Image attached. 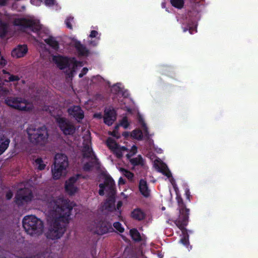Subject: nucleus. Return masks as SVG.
Instances as JSON below:
<instances>
[{"instance_id":"nucleus-1","label":"nucleus","mask_w":258,"mask_h":258,"mask_svg":"<svg viewBox=\"0 0 258 258\" xmlns=\"http://www.w3.org/2000/svg\"><path fill=\"white\" fill-rule=\"evenodd\" d=\"M74 206L73 202L62 198L51 197L48 200L47 207L53 220L46 233L47 238L55 240L62 236L66 230Z\"/></svg>"},{"instance_id":"nucleus-2","label":"nucleus","mask_w":258,"mask_h":258,"mask_svg":"<svg viewBox=\"0 0 258 258\" xmlns=\"http://www.w3.org/2000/svg\"><path fill=\"white\" fill-rule=\"evenodd\" d=\"M179 215L178 218L175 220L174 223L181 230L183 234L182 238L180 239L181 242L185 246H187L189 244V236L187 230L185 228L188 223L189 209L186 207L181 197H177Z\"/></svg>"},{"instance_id":"nucleus-3","label":"nucleus","mask_w":258,"mask_h":258,"mask_svg":"<svg viewBox=\"0 0 258 258\" xmlns=\"http://www.w3.org/2000/svg\"><path fill=\"white\" fill-rule=\"evenodd\" d=\"M26 132L29 141L33 145L42 147L48 141V133L45 125L36 128L30 125L27 128Z\"/></svg>"},{"instance_id":"nucleus-4","label":"nucleus","mask_w":258,"mask_h":258,"mask_svg":"<svg viewBox=\"0 0 258 258\" xmlns=\"http://www.w3.org/2000/svg\"><path fill=\"white\" fill-rule=\"evenodd\" d=\"M69 166L68 157L64 154H56L54 158L53 167L51 168L52 177L55 180L65 176Z\"/></svg>"},{"instance_id":"nucleus-5","label":"nucleus","mask_w":258,"mask_h":258,"mask_svg":"<svg viewBox=\"0 0 258 258\" xmlns=\"http://www.w3.org/2000/svg\"><path fill=\"white\" fill-rule=\"evenodd\" d=\"M22 223L25 231L31 235H39L43 232V223L35 216H25L23 219Z\"/></svg>"},{"instance_id":"nucleus-6","label":"nucleus","mask_w":258,"mask_h":258,"mask_svg":"<svg viewBox=\"0 0 258 258\" xmlns=\"http://www.w3.org/2000/svg\"><path fill=\"white\" fill-rule=\"evenodd\" d=\"M52 60L60 70L68 68L69 72L66 71L67 79H72L75 69L77 67L74 59H68L60 55H52Z\"/></svg>"},{"instance_id":"nucleus-7","label":"nucleus","mask_w":258,"mask_h":258,"mask_svg":"<svg viewBox=\"0 0 258 258\" xmlns=\"http://www.w3.org/2000/svg\"><path fill=\"white\" fill-rule=\"evenodd\" d=\"M105 183L110 185L109 196L104 203V208L108 211L112 212L116 210L115 207V195L116 190L115 182L113 178L110 176L105 177Z\"/></svg>"},{"instance_id":"nucleus-8","label":"nucleus","mask_w":258,"mask_h":258,"mask_svg":"<svg viewBox=\"0 0 258 258\" xmlns=\"http://www.w3.org/2000/svg\"><path fill=\"white\" fill-rule=\"evenodd\" d=\"M6 104L15 109L21 111H29L30 107L28 106V101L20 97H8L5 99Z\"/></svg>"},{"instance_id":"nucleus-9","label":"nucleus","mask_w":258,"mask_h":258,"mask_svg":"<svg viewBox=\"0 0 258 258\" xmlns=\"http://www.w3.org/2000/svg\"><path fill=\"white\" fill-rule=\"evenodd\" d=\"M33 195L32 190L28 188L20 189L15 197V202L19 206H23L32 201Z\"/></svg>"},{"instance_id":"nucleus-10","label":"nucleus","mask_w":258,"mask_h":258,"mask_svg":"<svg viewBox=\"0 0 258 258\" xmlns=\"http://www.w3.org/2000/svg\"><path fill=\"white\" fill-rule=\"evenodd\" d=\"M56 122L64 135H73L75 133V125L66 118L58 117L56 118Z\"/></svg>"},{"instance_id":"nucleus-11","label":"nucleus","mask_w":258,"mask_h":258,"mask_svg":"<svg viewBox=\"0 0 258 258\" xmlns=\"http://www.w3.org/2000/svg\"><path fill=\"white\" fill-rule=\"evenodd\" d=\"M14 24L22 28H31L34 31H37L41 28V26L38 21L25 18L16 19L14 21Z\"/></svg>"},{"instance_id":"nucleus-12","label":"nucleus","mask_w":258,"mask_h":258,"mask_svg":"<svg viewBox=\"0 0 258 258\" xmlns=\"http://www.w3.org/2000/svg\"><path fill=\"white\" fill-rule=\"evenodd\" d=\"M113 231L114 230L111 223L107 220H100L96 224V232L97 234L103 235Z\"/></svg>"},{"instance_id":"nucleus-13","label":"nucleus","mask_w":258,"mask_h":258,"mask_svg":"<svg viewBox=\"0 0 258 258\" xmlns=\"http://www.w3.org/2000/svg\"><path fill=\"white\" fill-rule=\"evenodd\" d=\"M81 176L80 174H77L74 176L70 177L65 182V190L71 196L74 195L78 190L77 186L75 185V184Z\"/></svg>"},{"instance_id":"nucleus-14","label":"nucleus","mask_w":258,"mask_h":258,"mask_svg":"<svg viewBox=\"0 0 258 258\" xmlns=\"http://www.w3.org/2000/svg\"><path fill=\"white\" fill-rule=\"evenodd\" d=\"M69 114L80 123L84 117V112L80 106L73 105L68 109Z\"/></svg>"},{"instance_id":"nucleus-15","label":"nucleus","mask_w":258,"mask_h":258,"mask_svg":"<svg viewBox=\"0 0 258 258\" xmlns=\"http://www.w3.org/2000/svg\"><path fill=\"white\" fill-rule=\"evenodd\" d=\"M84 142L86 143H83V156L85 158H90L92 157V155H94L93 150L90 145L91 144L90 137H87L86 138H84Z\"/></svg>"},{"instance_id":"nucleus-16","label":"nucleus","mask_w":258,"mask_h":258,"mask_svg":"<svg viewBox=\"0 0 258 258\" xmlns=\"http://www.w3.org/2000/svg\"><path fill=\"white\" fill-rule=\"evenodd\" d=\"M104 122L108 126L111 125L116 119V112L113 109L105 110L104 112Z\"/></svg>"},{"instance_id":"nucleus-17","label":"nucleus","mask_w":258,"mask_h":258,"mask_svg":"<svg viewBox=\"0 0 258 258\" xmlns=\"http://www.w3.org/2000/svg\"><path fill=\"white\" fill-rule=\"evenodd\" d=\"M28 48L26 45H19L12 51V55L16 58L24 56L27 52Z\"/></svg>"},{"instance_id":"nucleus-18","label":"nucleus","mask_w":258,"mask_h":258,"mask_svg":"<svg viewBox=\"0 0 258 258\" xmlns=\"http://www.w3.org/2000/svg\"><path fill=\"white\" fill-rule=\"evenodd\" d=\"M139 189L141 194L145 198H148L150 195V190L149 188L147 181L144 179L140 180Z\"/></svg>"},{"instance_id":"nucleus-19","label":"nucleus","mask_w":258,"mask_h":258,"mask_svg":"<svg viewBox=\"0 0 258 258\" xmlns=\"http://www.w3.org/2000/svg\"><path fill=\"white\" fill-rule=\"evenodd\" d=\"M131 216L133 219L141 221L145 219L146 214L140 208H136L131 212Z\"/></svg>"},{"instance_id":"nucleus-20","label":"nucleus","mask_w":258,"mask_h":258,"mask_svg":"<svg viewBox=\"0 0 258 258\" xmlns=\"http://www.w3.org/2000/svg\"><path fill=\"white\" fill-rule=\"evenodd\" d=\"M111 91L116 94H122V96L124 97H126L127 95V93L126 95V92L123 91L122 84L120 82L117 83L112 87Z\"/></svg>"},{"instance_id":"nucleus-21","label":"nucleus","mask_w":258,"mask_h":258,"mask_svg":"<svg viewBox=\"0 0 258 258\" xmlns=\"http://www.w3.org/2000/svg\"><path fill=\"white\" fill-rule=\"evenodd\" d=\"M10 141L9 139L0 138V155H1L8 148Z\"/></svg>"},{"instance_id":"nucleus-22","label":"nucleus","mask_w":258,"mask_h":258,"mask_svg":"<svg viewBox=\"0 0 258 258\" xmlns=\"http://www.w3.org/2000/svg\"><path fill=\"white\" fill-rule=\"evenodd\" d=\"M3 72H4V74L5 75V76L2 79H4V81H19L20 79H22V77H19L18 76H14L11 75L9 73L7 72L5 70H3Z\"/></svg>"},{"instance_id":"nucleus-23","label":"nucleus","mask_w":258,"mask_h":258,"mask_svg":"<svg viewBox=\"0 0 258 258\" xmlns=\"http://www.w3.org/2000/svg\"><path fill=\"white\" fill-rule=\"evenodd\" d=\"M158 171L162 173L168 178L172 177V174L170 171L165 164H163L160 167H158Z\"/></svg>"},{"instance_id":"nucleus-24","label":"nucleus","mask_w":258,"mask_h":258,"mask_svg":"<svg viewBox=\"0 0 258 258\" xmlns=\"http://www.w3.org/2000/svg\"><path fill=\"white\" fill-rule=\"evenodd\" d=\"M132 238L135 241L139 242L142 240L140 233L137 229L133 228L130 231Z\"/></svg>"},{"instance_id":"nucleus-25","label":"nucleus","mask_w":258,"mask_h":258,"mask_svg":"<svg viewBox=\"0 0 258 258\" xmlns=\"http://www.w3.org/2000/svg\"><path fill=\"white\" fill-rule=\"evenodd\" d=\"M106 145L108 147L112 150L116 149L118 148L119 145L116 142L111 138H108L106 140Z\"/></svg>"},{"instance_id":"nucleus-26","label":"nucleus","mask_w":258,"mask_h":258,"mask_svg":"<svg viewBox=\"0 0 258 258\" xmlns=\"http://www.w3.org/2000/svg\"><path fill=\"white\" fill-rule=\"evenodd\" d=\"M8 31V25L7 23L0 20V37H4Z\"/></svg>"},{"instance_id":"nucleus-27","label":"nucleus","mask_w":258,"mask_h":258,"mask_svg":"<svg viewBox=\"0 0 258 258\" xmlns=\"http://www.w3.org/2000/svg\"><path fill=\"white\" fill-rule=\"evenodd\" d=\"M44 41L53 48L56 49L58 48V43L52 37H49L47 39H45Z\"/></svg>"},{"instance_id":"nucleus-28","label":"nucleus","mask_w":258,"mask_h":258,"mask_svg":"<svg viewBox=\"0 0 258 258\" xmlns=\"http://www.w3.org/2000/svg\"><path fill=\"white\" fill-rule=\"evenodd\" d=\"M138 120L139 123L142 125V127H143V129L145 134V135L149 136L148 128L147 126V125L144 121L143 117L140 114L138 115Z\"/></svg>"},{"instance_id":"nucleus-29","label":"nucleus","mask_w":258,"mask_h":258,"mask_svg":"<svg viewBox=\"0 0 258 258\" xmlns=\"http://www.w3.org/2000/svg\"><path fill=\"white\" fill-rule=\"evenodd\" d=\"M131 137L134 139L141 140L143 139V135L141 130L136 129L132 131L131 133Z\"/></svg>"},{"instance_id":"nucleus-30","label":"nucleus","mask_w":258,"mask_h":258,"mask_svg":"<svg viewBox=\"0 0 258 258\" xmlns=\"http://www.w3.org/2000/svg\"><path fill=\"white\" fill-rule=\"evenodd\" d=\"M130 161L133 166L142 165L143 164V160L141 155L138 156V157L131 159Z\"/></svg>"},{"instance_id":"nucleus-31","label":"nucleus","mask_w":258,"mask_h":258,"mask_svg":"<svg viewBox=\"0 0 258 258\" xmlns=\"http://www.w3.org/2000/svg\"><path fill=\"white\" fill-rule=\"evenodd\" d=\"M99 187L100 188L98 193L100 196H103L104 195V189L105 187H107V191L108 192V196H109V187L110 185L107 184L105 183V179L104 180V183H100L99 185Z\"/></svg>"},{"instance_id":"nucleus-32","label":"nucleus","mask_w":258,"mask_h":258,"mask_svg":"<svg viewBox=\"0 0 258 258\" xmlns=\"http://www.w3.org/2000/svg\"><path fill=\"white\" fill-rule=\"evenodd\" d=\"M75 47L79 52L80 54L82 55H85L87 53V50L86 48L82 45L80 42H76L75 43Z\"/></svg>"},{"instance_id":"nucleus-33","label":"nucleus","mask_w":258,"mask_h":258,"mask_svg":"<svg viewBox=\"0 0 258 258\" xmlns=\"http://www.w3.org/2000/svg\"><path fill=\"white\" fill-rule=\"evenodd\" d=\"M35 164L37 166L38 169L39 170H44L46 167V165L43 163V161L41 158H37L35 160Z\"/></svg>"},{"instance_id":"nucleus-34","label":"nucleus","mask_w":258,"mask_h":258,"mask_svg":"<svg viewBox=\"0 0 258 258\" xmlns=\"http://www.w3.org/2000/svg\"><path fill=\"white\" fill-rule=\"evenodd\" d=\"M4 82H0V97L5 96L9 93V90L4 87Z\"/></svg>"},{"instance_id":"nucleus-35","label":"nucleus","mask_w":258,"mask_h":258,"mask_svg":"<svg viewBox=\"0 0 258 258\" xmlns=\"http://www.w3.org/2000/svg\"><path fill=\"white\" fill-rule=\"evenodd\" d=\"M171 3L175 7L181 8L183 7V0H171Z\"/></svg>"},{"instance_id":"nucleus-36","label":"nucleus","mask_w":258,"mask_h":258,"mask_svg":"<svg viewBox=\"0 0 258 258\" xmlns=\"http://www.w3.org/2000/svg\"><path fill=\"white\" fill-rule=\"evenodd\" d=\"M120 124L125 129L128 128L130 125V123L128 121V118L126 116H124L123 117V118H122L120 122Z\"/></svg>"},{"instance_id":"nucleus-37","label":"nucleus","mask_w":258,"mask_h":258,"mask_svg":"<svg viewBox=\"0 0 258 258\" xmlns=\"http://www.w3.org/2000/svg\"><path fill=\"white\" fill-rule=\"evenodd\" d=\"M121 171L122 174L128 179H132L134 177L133 173L127 169L121 168Z\"/></svg>"},{"instance_id":"nucleus-38","label":"nucleus","mask_w":258,"mask_h":258,"mask_svg":"<svg viewBox=\"0 0 258 258\" xmlns=\"http://www.w3.org/2000/svg\"><path fill=\"white\" fill-rule=\"evenodd\" d=\"M113 227L119 232L122 233L124 231V228L119 222H115L113 224Z\"/></svg>"},{"instance_id":"nucleus-39","label":"nucleus","mask_w":258,"mask_h":258,"mask_svg":"<svg viewBox=\"0 0 258 258\" xmlns=\"http://www.w3.org/2000/svg\"><path fill=\"white\" fill-rule=\"evenodd\" d=\"M92 165L89 162H86L83 166V169L85 171H90L92 168Z\"/></svg>"},{"instance_id":"nucleus-40","label":"nucleus","mask_w":258,"mask_h":258,"mask_svg":"<svg viewBox=\"0 0 258 258\" xmlns=\"http://www.w3.org/2000/svg\"><path fill=\"white\" fill-rule=\"evenodd\" d=\"M113 151L114 153L115 154V155L117 158H121L122 157V156H123L122 152H121V150H120L119 149V147H118L117 149H114L113 150Z\"/></svg>"},{"instance_id":"nucleus-41","label":"nucleus","mask_w":258,"mask_h":258,"mask_svg":"<svg viewBox=\"0 0 258 258\" xmlns=\"http://www.w3.org/2000/svg\"><path fill=\"white\" fill-rule=\"evenodd\" d=\"M13 196V193L11 190H9L7 192L6 195V198L7 200H11Z\"/></svg>"},{"instance_id":"nucleus-42","label":"nucleus","mask_w":258,"mask_h":258,"mask_svg":"<svg viewBox=\"0 0 258 258\" xmlns=\"http://www.w3.org/2000/svg\"><path fill=\"white\" fill-rule=\"evenodd\" d=\"M6 61L4 59L3 57L0 55V66H3L6 64Z\"/></svg>"},{"instance_id":"nucleus-43","label":"nucleus","mask_w":258,"mask_h":258,"mask_svg":"<svg viewBox=\"0 0 258 258\" xmlns=\"http://www.w3.org/2000/svg\"><path fill=\"white\" fill-rule=\"evenodd\" d=\"M54 0H44L45 3L47 5H52L54 4Z\"/></svg>"},{"instance_id":"nucleus-44","label":"nucleus","mask_w":258,"mask_h":258,"mask_svg":"<svg viewBox=\"0 0 258 258\" xmlns=\"http://www.w3.org/2000/svg\"><path fill=\"white\" fill-rule=\"evenodd\" d=\"M185 195L186 196L187 199H188L189 201L190 200V191L188 189H186L185 190Z\"/></svg>"},{"instance_id":"nucleus-45","label":"nucleus","mask_w":258,"mask_h":258,"mask_svg":"<svg viewBox=\"0 0 258 258\" xmlns=\"http://www.w3.org/2000/svg\"><path fill=\"white\" fill-rule=\"evenodd\" d=\"M122 205V203L121 201H119L117 202V205H116V209L119 210L120 208L121 207Z\"/></svg>"},{"instance_id":"nucleus-46","label":"nucleus","mask_w":258,"mask_h":258,"mask_svg":"<svg viewBox=\"0 0 258 258\" xmlns=\"http://www.w3.org/2000/svg\"><path fill=\"white\" fill-rule=\"evenodd\" d=\"M83 72L82 73H80L79 74V77H82L86 73V72L88 71V69L87 68H84L83 69Z\"/></svg>"},{"instance_id":"nucleus-47","label":"nucleus","mask_w":258,"mask_h":258,"mask_svg":"<svg viewBox=\"0 0 258 258\" xmlns=\"http://www.w3.org/2000/svg\"><path fill=\"white\" fill-rule=\"evenodd\" d=\"M97 34V32L94 30L91 31L90 36L91 37H95Z\"/></svg>"},{"instance_id":"nucleus-48","label":"nucleus","mask_w":258,"mask_h":258,"mask_svg":"<svg viewBox=\"0 0 258 258\" xmlns=\"http://www.w3.org/2000/svg\"><path fill=\"white\" fill-rule=\"evenodd\" d=\"M125 181L124 179H123L122 177H120L118 180V183L119 184H125Z\"/></svg>"},{"instance_id":"nucleus-49","label":"nucleus","mask_w":258,"mask_h":258,"mask_svg":"<svg viewBox=\"0 0 258 258\" xmlns=\"http://www.w3.org/2000/svg\"><path fill=\"white\" fill-rule=\"evenodd\" d=\"M137 151V148L136 146H133L132 147V152H133V155L135 154Z\"/></svg>"},{"instance_id":"nucleus-50","label":"nucleus","mask_w":258,"mask_h":258,"mask_svg":"<svg viewBox=\"0 0 258 258\" xmlns=\"http://www.w3.org/2000/svg\"><path fill=\"white\" fill-rule=\"evenodd\" d=\"M119 149L121 151V152H122V151H127V149L126 147H124V146H122V147H120L119 146Z\"/></svg>"},{"instance_id":"nucleus-51","label":"nucleus","mask_w":258,"mask_h":258,"mask_svg":"<svg viewBox=\"0 0 258 258\" xmlns=\"http://www.w3.org/2000/svg\"><path fill=\"white\" fill-rule=\"evenodd\" d=\"M67 25L68 26V28H70V29H72V25L70 22V19H68L67 20Z\"/></svg>"},{"instance_id":"nucleus-52","label":"nucleus","mask_w":258,"mask_h":258,"mask_svg":"<svg viewBox=\"0 0 258 258\" xmlns=\"http://www.w3.org/2000/svg\"><path fill=\"white\" fill-rule=\"evenodd\" d=\"M7 0H0V5L5 6L6 4Z\"/></svg>"},{"instance_id":"nucleus-53","label":"nucleus","mask_w":258,"mask_h":258,"mask_svg":"<svg viewBox=\"0 0 258 258\" xmlns=\"http://www.w3.org/2000/svg\"><path fill=\"white\" fill-rule=\"evenodd\" d=\"M4 230L2 228H0V240L2 238L4 235Z\"/></svg>"},{"instance_id":"nucleus-54","label":"nucleus","mask_w":258,"mask_h":258,"mask_svg":"<svg viewBox=\"0 0 258 258\" xmlns=\"http://www.w3.org/2000/svg\"><path fill=\"white\" fill-rule=\"evenodd\" d=\"M122 136L125 138H127L129 136V133L127 132H124L122 133Z\"/></svg>"},{"instance_id":"nucleus-55","label":"nucleus","mask_w":258,"mask_h":258,"mask_svg":"<svg viewBox=\"0 0 258 258\" xmlns=\"http://www.w3.org/2000/svg\"><path fill=\"white\" fill-rule=\"evenodd\" d=\"M132 155H133V154L132 155H131L130 154H127L126 156L127 158L129 159Z\"/></svg>"},{"instance_id":"nucleus-56","label":"nucleus","mask_w":258,"mask_h":258,"mask_svg":"<svg viewBox=\"0 0 258 258\" xmlns=\"http://www.w3.org/2000/svg\"><path fill=\"white\" fill-rule=\"evenodd\" d=\"M112 135H113V136L115 137V132H113V134H112Z\"/></svg>"},{"instance_id":"nucleus-57","label":"nucleus","mask_w":258,"mask_h":258,"mask_svg":"<svg viewBox=\"0 0 258 258\" xmlns=\"http://www.w3.org/2000/svg\"><path fill=\"white\" fill-rule=\"evenodd\" d=\"M23 84H25L26 82H24V81H23V82H21Z\"/></svg>"},{"instance_id":"nucleus-58","label":"nucleus","mask_w":258,"mask_h":258,"mask_svg":"<svg viewBox=\"0 0 258 258\" xmlns=\"http://www.w3.org/2000/svg\"><path fill=\"white\" fill-rule=\"evenodd\" d=\"M128 111L131 112V110L130 109H128Z\"/></svg>"}]
</instances>
